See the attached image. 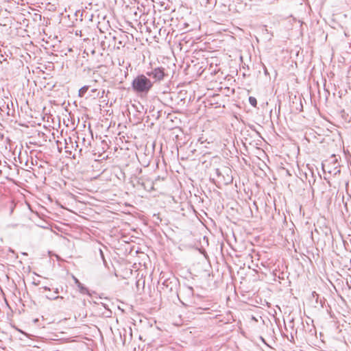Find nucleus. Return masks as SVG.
Returning <instances> with one entry per match:
<instances>
[{
  "label": "nucleus",
  "instance_id": "obj_1",
  "mask_svg": "<svg viewBox=\"0 0 351 351\" xmlns=\"http://www.w3.org/2000/svg\"><path fill=\"white\" fill-rule=\"evenodd\" d=\"M153 86L152 81L145 75H137L132 82L133 91L138 95H147Z\"/></svg>",
  "mask_w": 351,
  "mask_h": 351
},
{
  "label": "nucleus",
  "instance_id": "obj_2",
  "mask_svg": "<svg viewBox=\"0 0 351 351\" xmlns=\"http://www.w3.org/2000/svg\"><path fill=\"white\" fill-rule=\"evenodd\" d=\"M165 69L160 67L155 68L151 71L146 73V75L154 78L156 80L160 81L165 76Z\"/></svg>",
  "mask_w": 351,
  "mask_h": 351
},
{
  "label": "nucleus",
  "instance_id": "obj_3",
  "mask_svg": "<svg viewBox=\"0 0 351 351\" xmlns=\"http://www.w3.org/2000/svg\"><path fill=\"white\" fill-rule=\"evenodd\" d=\"M69 143L67 142L66 140V145H65V150L66 152H69L70 154H72V149H74L75 152L77 151V149L79 148V144L77 141H75L74 142L72 141V138H69Z\"/></svg>",
  "mask_w": 351,
  "mask_h": 351
},
{
  "label": "nucleus",
  "instance_id": "obj_4",
  "mask_svg": "<svg viewBox=\"0 0 351 351\" xmlns=\"http://www.w3.org/2000/svg\"><path fill=\"white\" fill-rule=\"evenodd\" d=\"M78 144L82 143L84 147L88 149L90 145V141L89 140H86L85 136L83 134H80L77 136Z\"/></svg>",
  "mask_w": 351,
  "mask_h": 351
},
{
  "label": "nucleus",
  "instance_id": "obj_5",
  "mask_svg": "<svg viewBox=\"0 0 351 351\" xmlns=\"http://www.w3.org/2000/svg\"><path fill=\"white\" fill-rule=\"evenodd\" d=\"M215 173L217 177L219 182H223L225 184H228L232 181V179H230V178H228L227 180H226L224 176L221 174V173L219 169H215Z\"/></svg>",
  "mask_w": 351,
  "mask_h": 351
},
{
  "label": "nucleus",
  "instance_id": "obj_6",
  "mask_svg": "<svg viewBox=\"0 0 351 351\" xmlns=\"http://www.w3.org/2000/svg\"><path fill=\"white\" fill-rule=\"evenodd\" d=\"M93 86L91 84H89V85H85L84 86H82L80 90H79V96L80 97H84L85 93L87 92V90L90 88L92 87Z\"/></svg>",
  "mask_w": 351,
  "mask_h": 351
},
{
  "label": "nucleus",
  "instance_id": "obj_7",
  "mask_svg": "<svg viewBox=\"0 0 351 351\" xmlns=\"http://www.w3.org/2000/svg\"><path fill=\"white\" fill-rule=\"evenodd\" d=\"M91 92L93 93V96L97 97H103V95L104 93V91H102L101 95H100V92L98 91L97 88H93Z\"/></svg>",
  "mask_w": 351,
  "mask_h": 351
},
{
  "label": "nucleus",
  "instance_id": "obj_8",
  "mask_svg": "<svg viewBox=\"0 0 351 351\" xmlns=\"http://www.w3.org/2000/svg\"><path fill=\"white\" fill-rule=\"evenodd\" d=\"M78 288L82 293H88V289L85 287L82 283L78 286Z\"/></svg>",
  "mask_w": 351,
  "mask_h": 351
},
{
  "label": "nucleus",
  "instance_id": "obj_9",
  "mask_svg": "<svg viewBox=\"0 0 351 351\" xmlns=\"http://www.w3.org/2000/svg\"><path fill=\"white\" fill-rule=\"evenodd\" d=\"M249 102L254 107H256V105H257L256 99L255 97H249Z\"/></svg>",
  "mask_w": 351,
  "mask_h": 351
},
{
  "label": "nucleus",
  "instance_id": "obj_10",
  "mask_svg": "<svg viewBox=\"0 0 351 351\" xmlns=\"http://www.w3.org/2000/svg\"><path fill=\"white\" fill-rule=\"evenodd\" d=\"M47 298L49 300L63 299L62 296H59V295L53 296V295H51L50 296L47 295Z\"/></svg>",
  "mask_w": 351,
  "mask_h": 351
},
{
  "label": "nucleus",
  "instance_id": "obj_11",
  "mask_svg": "<svg viewBox=\"0 0 351 351\" xmlns=\"http://www.w3.org/2000/svg\"><path fill=\"white\" fill-rule=\"evenodd\" d=\"M73 279H74V282H75V284L77 285V286L78 287V286L81 284V282H80L79 281V280H78L77 278H75V277H73Z\"/></svg>",
  "mask_w": 351,
  "mask_h": 351
},
{
  "label": "nucleus",
  "instance_id": "obj_12",
  "mask_svg": "<svg viewBox=\"0 0 351 351\" xmlns=\"http://www.w3.org/2000/svg\"><path fill=\"white\" fill-rule=\"evenodd\" d=\"M99 253H100L101 258H102V260L104 261H105L104 255V253H103V252H102V250L101 249H99Z\"/></svg>",
  "mask_w": 351,
  "mask_h": 351
},
{
  "label": "nucleus",
  "instance_id": "obj_13",
  "mask_svg": "<svg viewBox=\"0 0 351 351\" xmlns=\"http://www.w3.org/2000/svg\"><path fill=\"white\" fill-rule=\"evenodd\" d=\"M7 108L8 110V112H7V114L9 115L10 114V113H9L10 108H9V104H7Z\"/></svg>",
  "mask_w": 351,
  "mask_h": 351
},
{
  "label": "nucleus",
  "instance_id": "obj_14",
  "mask_svg": "<svg viewBox=\"0 0 351 351\" xmlns=\"http://www.w3.org/2000/svg\"><path fill=\"white\" fill-rule=\"evenodd\" d=\"M43 289L45 290L50 291V289L49 287H44Z\"/></svg>",
  "mask_w": 351,
  "mask_h": 351
},
{
  "label": "nucleus",
  "instance_id": "obj_15",
  "mask_svg": "<svg viewBox=\"0 0 351 351\" xmlns=\"http://www.w3.org/2000/svg\"><path fill=\"white\" fill-rule=\"evenodd\" d=\"M82 151V147L79 148L78 153L81 154Z\"/></svg>",
  "mask_w": 351,
  "mask_h": 351
},
{
  "label": "nucleus",
  "instance_id": "obj_16",
  "mask_svg": "<svg viewBox=\"0 0 351 351\" xmlns=\"http://www.w3.org/2000/svg\"><path fill=\"white\" fill-rule=\"evenodd\" d=\"M54 292H55L56 293H59V290H58V288H56V289H55Z\"/></svg>",
  "mask_w": 351,
  "mask_h": 351
},
{
  "label": "nucleus",
  "instance_id": "obj_17",
  "mask_svg": "<svg viewBox=\"0 0 351 351\" xmlns=\"http://www.w3.org/2000/svg\"><path fill=\"white\" fill-rule=\"evenodd\" d=\"M167 281H164V282H162V285H166L167 287H168V285H166V283H167Z\"/></svg>",
  "mask_w": 351,
  "mask_h": 351
}]
</instances>
